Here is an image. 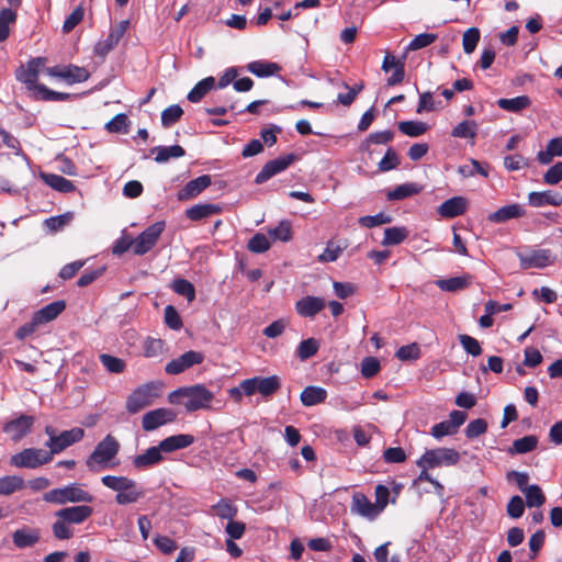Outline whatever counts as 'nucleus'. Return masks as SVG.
<instances>
[{"mask_svg": "<svg viewBox=\"0 0 562 562\" xmlns=\"http://www.w3.org/2000/svg\"><path fill=\"white\" fill-rule=\"evenodd\" d=\"M101 482L105 487L116 492L115 502L119 505L137 503L145 497V491L131 477L104 475Z\"/></svg>", "mask_w": 562, "mask_h": 562, "instance_id": "obj_1", "label": "nucleus"}, {"mask_svg": "<svg viewBox=\"0 0 562 562\" xmlns=\"http://www.w3.org/2000/svg\"><path fill=\"white\" fill-rule=\"evenodd\" d=\"M120 450V443L111 434L106 435L87 458L86 464L90 471L98 472L116 457Z\"/></svg>", "mask_w": 562, "mask_h": 562, "instance_id": "obj_2", "label": "nucleus"}, {"mask_svg": "<svg viewBox=\"0 0 562 562\" xmlns=\"http://www.w3.org/2000/svg\"><path fill=\"white\" fill-rule=\"evenodd\" d=\"M47 503L64 505L66 503H91L93 496L78 483L53 488L43 495Z\"/></svg>", "mask_w": 562, "mask_h": 562, "instance_id": "obj_3", "label": "nucleus"}, {"mask_svg": "<svg viewBox=\"0 0 562 562\" xmlns=\"http://www.w3.org/2000/svg\"><path fill=\"white\" fill-rule=\"evenodd\" d=\"M460 454L452 448H436L426 450L416 461L418 468H439L456 465Z\"/></svg>", "mask_w": 562, "mask_h": 562, "instance_id": "obj_4", "label": "nucleus"}, {"mask_svg": "<svg viewBox=\"0 0 562 562\" xmlns=\"http://www.w3.org/2000/svg\"><path fill=\"white\" fill-rule=\"evenodd\" d=\"M47 59L45 57H34L21 65L15 70V79L25 85L29 91H32L33 99L37 94V88L42 83L37 82L40 71L45 67Z\"/></svg>", "mask_w": 562, "mask_h": 562, "instance_id": "obj_5", "label": "nucleus"}, {"mask_svg": "<svg viewBox=\"0 0 562 562\" xmlns=\"http://www.w3.org/2000/svg\"><path fill=\"white\" fill-rule=\"evenodd\" d=\"M53 460L48 450L40 448H25L11 456L10 464L15 468L36 469Z\"/></svg>", "mask_w": 562, "mask_h": 562, "instance_id": "obj_6", "label": "nucleus"}, {"mask_svg": "<svg viewBox=\"0 0 562 562\" xmlns=\"http://www.w3.org/2000/svg\"><path fill=\"white\" fill-rule=\"evenodd\" d=\"M159 396V390L154 383H147L134 390L126 400V409L131 414H136L143 408L151 405Z\"/></svg>", "mask_w": 562, "mask_h": 562, "instance_id": "obj_7", "label": "nucleus"}, {"mask_svg": "<svg viewBox=\"0 0 562 562\" xmlns=\"http://www.w3.org/2000/svg\"><path fill=\"white\" fill-rule=\"evenodd\" d=\"M165 227L166 223L164 221L149 225L134 239L133 252L137 256H143L150 251L156 246L159 237L165 231Z\"/></svg>", "mask_w": 562, "mask_h": 562, "instance_id": "obj_8", "label": "nucleus"}, {"mask_svg": "<svg viewBox=\"0 0 562 562\" xmlns=\"http://www.w3.org/2000/svg\"><path fill=\"white\" fill-rule=\"evenodd\" d=\"M184 392L187 398L184 407L187 412H196L199 409L209 408L214 398L213 392L203 384L184 386Z\"/></svg>", "mask_w": 562, "mask_h": 562, "instance_id": "obj_9", "label": "nucleus"}, {"mask_svg": "<svg viewBox=\"0 0 562 562\" xmlns=\"http://www.w3.org/2000/svg\"><path fill=\"white\" fill-rule=\"evenodd\" d=\"M45 71L48 76L63 79L68 85L85 82L90 77V74L86 68L76 65H57L47 67Z\"/></svg>", "mask_w": 562, "mask_h": 562, "instance_id": "obj_10", "label": "nucleus"}, {"mask_svg": "<svg viewBox=\"0 0 562 562\" xmlns=\"http://www.w3.org/2000/svg\"><path fill=\"white\" fill-rule=\"evenodd\" d=\"M85 437V430L80 427H74L70 430L61 431L57 437L49 438L45 446L49 448V453L54 458L55 454L60 453L68 447L79 442Z\"/></svg>", "mask_w": 562, "mask_h": 562, "instance_id": "obj_11", "label": "nucleus"}, {"mask_svg": "<svg viewBox=\"0 0 562 562\" xmlns=\"http://www.w3.org/2000/svg\"><path fill=\"white\" fill-rule=\"evenodd\" d=\"M295 154H288L284 156H280L276 159L269 160L265 164L262 169L257 173L255 178V182L257 184L265 183L276 175L288 169L295 160H296Z\"/></svg>", "mask_w": 562, "mask_h": 562, "instance_id": "obj_12", "label": "nucleus"}, {"mask_svg": "<svg viewBox=\"0 0 562 562\" xmlns=\"http://www.w3.org/2000/svg\"><path fill=\"white\" fill-rule=\"evenodd\" d=\"M130 25L128 20H123L116 25L112 26L109 35L105 40L99 41L94 46V54L101 58H104L111 50H113L124 34L126 33Z\"/></svg>", "mask_w": 562, "mask_h": 562, "instance_id": "obj_13", "label": "nucleus"}, {"mask_svg": "<svg viewBox=\"0 0 562 562\" xmlns=\"http://www.w3.org/2000/svg\"><path fill=\"white\" fill-rule=\"evenodd\" d=\"M177 414L170 408H157L144 414L142 427L145 431H153L166 424L175 422Z\"/></svg>", "mask_w": 562, "mask_h": 562, "instance_id": "obj_14", "label": "nucleus"}, {"mask_svg": "<svg viewBox=\"0 0 562 562\" xmlns=\"http://www.w3.org/2000/svg\"><path fill=\"white\" fill-rule=\"evenodd\" d=\"M203 360V353L194 350H189L181 355L180 357L169 361L165 367V371L166 373L172 375L180 374L188 370L189 368L202 363Z\"/></svg>", "mask_w": 562, "mask_h": 562, "instance_id": "obj_15", "label": "nucleus"}, {"mask_svg": "<svg viewBox=\"0 0 562 562\" xmlns=\"http://www.w3.org/2000/svg\"><path fill=\"white\" fill-rule=\"evenodd\" d=\"M33 425V416L20 415L18 418L7 422L2 430L8 434L13 441H20L32 430Z\"/></svg>", "mask_w": 562, "mask_h": 562, "instance_id": "obj_16", "label": "nucleus"}, {"mask_svg": "<svg viewBox=\"0 0 562 562\" xmlns=\"http://www.w3.org/2000/svg\"><path fill=\"white\" fill-rule=\"evenodd\" d=\"M212 183L211 176L203 175L195 179L190 180L187 184L178 191V200L179 201H188L195 196H198L201 192H203L206 188H209Z\"/></svg>", "mask_w": 562, "mask_h": 562, "instance_id": "obj_17", "label": "nucleus"}, {"mask_svg": "<svg viewBox=\"0 0 562 562\" xmlns=\"http://www.w3.org/2000/svg\"><path fill=\"white\" fill-rule=\"evenodd\" d=\"M93 514V508L88 505H78L71 507H64L55 513V516H63L70 525H80L90 518Z\"/></svg>", "mask_w": 562, "mask_h": 562, "instance_id": "obj_18", "label": "nucleus"}, {"mask_svg": "<svg viewBox=\"0 0 562 562\" xmlns=\"http://www.w3.org/2000/svg\"><path fill=\"white\" fill-rule=\"evenodd\" d=\"M41 540L38 528L23 527L12 533L13 544L19 549L31 548Z\"/></svg>", "mask_w": 562, "mask_h": 562, "instance_id": "obj_19", "label": "nucleus"}, {"mask_svg": "<svg viewBox=\"0 0 562 562\" xmlns=\"http://www.w3.org/2000/svg\"><path fill=\"white\" fill-rule=\"evenodd\" d=\"M325 307V300L307 295L295 303V311L302 317H314Z\"/></svg>", "mask_w": 562, "mask_h": 562, "instance_id": "obj_20", "label": "nucleus"}, {"mask_svg": "<svg viewBox=\"0 0 562 562\" xmlns=\"http://www.w3.org/2000/svg\"><path fill=\"white\" fill-rule=\"evenodd\" d=\"M164 460L162 452L159 446L148 448L144 453L137 454L133 458L132 463L137 470L149 469Z\"/></svg>", "mask_w": 562, "mask_h": 562, "instance_id": "obj_21", "label": "nucleus"}, {"mask_svg": "<svg viewBox=\"0 0 562 562\" xmlns=\"http://www.w3.org/2000/svg\"><path fill=\"white\" fill-rule=\"evenodd\" d=\"M525 209L517 203L502 206L497 211L490 213L487 220L492 223H504L513 218H519L525 216Z\"/></svg>", "mask_w": 562, "mask_h": 562, "instance_id": "obj_22", "label": "nucleus"}, {"mask_svg": "<svg viewBox=\"0 0 562 562\" xmlns=\"http://www.w3.org/2000/svg\"><path fill=\"white\" fill-rule=\"evenodd\" d=\"M467 200L463 196H453L446 200L438 207V214L445 218H453L467 211Z\"/></svg>", "mask_w": 562, "mask_h": 562, "instance_id": "obj_23", "label": "nucleus"}, {"mask_svg": "<svg viewBox=\"0 0 562 562\" xmlns=\"http://www.w3.org/2000/svg\"><path fill=\"white\" fill-rule=\"evenodd\" d=\"M528 203L533 207H542L546 205L559 206L562 204V195L551 190L533 191L528 194Z\"/></svg>", "mask_w": 562, "mask_h": 562, "instance_id": "obj_24", "label": "nucleus"}, {"mask_svg": "<svg viewBox=\"0 0 562 562\" xmlns=\"http://www.w3.org/2000/svg\"><path fill=\"white\" fill-rule=\"evenodd\" d=\"M65 308L66 302L64 300H58L45 305L35 312L33 317L35 318V322H37L40 325H43L57 318L65 311Z\"/></svg>", "mask_w": 562, "mask_h": 562, "instance_id": "obj_25", "label": "nucleus"}, {"mask_svg": "<svg viewBox=\"0 0 562 562\" xmlns=\"http://www.w3.org/2000/svg\"><path fill=\"white\" fill-rule=\"evenodd\" d=\"M194 442V437L189 434H179L165 438L158 446L161 452L170 453L176 450L184 449Z\"/></svg>", "mask_w": 562, "mask_h": 562, "instance_id": "obj_26", "label": "nucleus"}, {"mask_svg": "<svg viewBox=\"0 0 562 562\" xmlns=\"http://www.w3.org/2000/svg\"><path fill=\"white\" fill-rule=\"evenodd\" d=\"M351 512L370 519L379 515L376 506L362 493L353 494Z\"/></svg>", "mask_w": 562, "mask_h": 562, "instance_id": "obj_27", "label": "nucleus"}, {"mask_svg": "<svg viewBox=\"0 0 562 562\" xmlns=\"http://www.w3.org/2000/svg\"><path fill=\"white\" fill-rule=\"evenodd\" d=\"M551 262L550 249L533 250L531 254L520 257V265L525 269L531 267L541 269L548 267Z\"/></svg>", "mask_w": 562, "mask_h": 562, "instance_id": "obj_28", "label": "nucleus"}, {"mask_svg": "<svg viewBox=\"0 0 562 562\" xmlns=\"http://www.w3.org/2000/svg\"><path fill=\"white\" fill-rule=\"evenodd\" d=\"M223 209L220 204L202 203L195 204L186 210V216L194 222L207 218L212 215L222 213Z\"/></svg>", "mask_w": 562, "mask_h": 562, "instance_id": "obj_29", "label": "nucleus"}, {"mask_svg": "<svg viewBox=\"0 0 562 562\" xmlns=\"http://www.w3.org/2000/svg\"><path fill=\"white\" fill-rule=\"evenodd\" d=\"M472 280L473 276L467 273L463 276L438 280L436 284L442 291L456 292L467 289L472 283Z\"/></svg>", "mask_w": 562, "mask_h": 562, "instance_id": "obj_30", "label": "nucleus"}, {"mask_svg": "<svg viewBox=\"0 0 562 562\" xmlns=\"http://www.w3.org/2000/svg\"><path fill=\"white\" fill-rule=\"evenodd\" d=\"M554 157H562V137L550 139L546 149L537 154V159L541 165H549Z\"/></svg>", "mask_w": 562, "mask_h": 562, "instance_id": "obj_31", "label": "nucleus"}, {"mask_svg": "<svg viewBox=\"0 0 562 562\" xmlns=\"http://www.w3.org/2000/svg\"><path fill=\"white\" fill-rule=\"evenodd\" d=\"M477 130L479 124L474 120H464L451 130V136L454 138L471 139V144L473 145Z\"/></svg>", "mask_w": 562, "mask_h": 562, "instance_id": "obj_32", "label": "nucleus"}, {"mask_svg": "<svg viewBox=\"0 0 562 562\" xmlns=\"http://www.w3.org/2000/svg\"><path fill=\"white\" fill-rule=\"evenodd\" d=\"M301 402L304 406L310 407L324 403L327 398V392L319 386H306L300 395Z\"/></svg>", "mask_w": 562, "mask_h": 562, "instance_id": "obj_33", "label": "nucleus"}, {"mask_svg": "<svg viewBox=\"0 0 562 562\" xmlns=\"http://www.w3.org/2000/svg\"><path fill=\"white\" fill-rule=\"evenodd\" d=\"M247 69L255 76L263 78L278 74L281 67L277 63L255 60L247 65Z\"/></svg>", "mask_w": 562, "mask_h": 562, "instance_id": "obj_34", "label": "nucleus"}, {"mask_svg": "<svg viewBox=\"0 0 562 562\" xmlns=\"http://www.w3.org/2000/svg\"><path fill=\"white\" fill-rule=\"evenodd\" d=\"M42 179L48 187H50L52 189H54L58 192L69 193V192L75 191V189H76L72 181H70L59 175L42 173Z\"/></svg>", "mask_w": 562, "mask_h": 562, "instance_id": "obj_35", "label": "nucleus"}, {"mask_svg": "<svg viewBox=\"0 0 562 562\" xmlns=\"http://www.w3.org/2000/svg\"><path fill=\"white\" fill-rule=\"evenodd\" d=\"M538 446V437L535 435H528L522 438L513 441V445L508 448V453L525 454L533 451Z\"/></svg>", "mask_w": 562, "mask_h": 562, "instance_id": "obj_36", "label": "nucleus"}, {"mask_svg": "<svg viewBox=\"0 0 562 562\" xmlns=\"http://www.w3.org/2000/svg\"><path fill=\"white\" fill-rule=\"evenodd\" d=\"M497 105L502 110L512 113H518L525 109H527L531 104V100L528 95H518L516 98L506 99L502 98L497 100Z\"/></svg>", "mask_w": 562, "mask_h": 562, "instance_id": "obj_37", "label": "nucleus"}, {"mask_svg": "<svg viewBox=\"0 0 562 562\" xmlns=\"http://www.w3.org/2000/svg\"><path fill=\"white\" fill-rule=\"evenodd\" d=\"M422 191V187L417 183L408 182L395 187L393 190L386 193L389 201H400L406 198L418 194Z\"/></svg>", "mask_w": 562, "mask_h": 562, "instance_id": "obj_38", "label": "nucleus"}, {"mask_svg": "<svg viewBox=\"0 0 562 562\" xmlns=\"http://www.w3.org/2000/svg\"><path fill=\"white\" fill-rule=\"evenodd\" d=\"M216 85L214 77L200 80L188 93V100L192 103L200 102Z\"/></svg>", "mask_w": 562, "mask_h": 562, "instance_id": "obj_39", "label": "nucleus"}, {"mask_svg": "<svg viewBox=\"0 0 562 562\" xmlns=\"http://www.w3.org/2000/svg\"><path fill=\"white\" fill-rule=\"evenodd\" d=\"M257 390L260 395L263 397H271L276 394L281 387V381L278 375L270 376H257Z\"/></svg>", "mask_w": 562, "mask_h": 562, "instance_id": "obj_40", "label": "nucleus"}, {"mask_svg": "<svg viewBox=\"0 0 562 562\" xmlns=\"http://www.w3.org/2000/svg\"><path fill=\"white\" fill-rule=\"evenodd\" d=\"M151 151H156L155 160L159 164L168 161L170 158H180L186 155V150L180 145L172 146H157L151 149Z\"/></svg>", "mask_w": 562, "mask_h": 562, "instance_id": "obj_41", "label": "nucleus"}, {"mask_svg": "<svg viewBox=\"0 0 562 562\" xmlns=\"http://www.w3.org/2000/svg\"><path fill=\"white\" fill-rule=\"evenodd\" d=\"M25 482L19 475H5L0 477V495H11L24 488Z\"/></svg>", "mask_w": 562, "mask_h": 562, "instance_id": "obj_42", "label": "nucleus"}, {"mask_svg": "<svg viewBox=\"0 0 562 562\" xmlns=\"http://www.w3.org/2000/svg\"><path fill=\"white\" fill-rule=\"evenodd\" d=\"M408 236V229L406 227L393 226L384 229V237L382 245L395 246L403 243Z\"/></svg>", "mask_w": 562, "mask_h": 562, "instance_id": "obj_43", "label": "nucleus"}, {"mask_svg": "<svg viewBox=\"0 0 562 562\" xmlns=\"http://www.w3.org/2000/svg\"><path fill=\"white\" fill-rule=\"evenodd\" d=\"M397 127L401 133L409 137H418L428 130V125L423 121H402Z\"/></svg>", "mask_w": 562, "mask_h": 562, "instance_id": "obj_44", "label": "nucleus"}, {"mask_svg": "<svg viewBox=\"0 0 562 562\" xmlns=\"http://www.w3.org/2000/svg\"><path fill=\"white\" fill-rule=\"evenodd\" d=\"M55 521L52 525V532L58 540H68L74 537V529L71 525L65 520L63 516H55Z\"/></svg>", "mask_w": 562, "mask_h": 562, "instance_id": "obj_45", "label": "nucleus"}, {"mask_svg": "<svg viewBox=\"0 0 562 562\" xmlns=\"http://www.w3.org/2000/svg\"><path fill=\"white\" fill-rule=\"evenodd\" d=\"M319 349V342L315 338H307L302 340L296 349V356L300 360L304 361L317 353Z\"/></svg>", "mask_w": 562, "mask_h": 562, "instance_id": "obj_46", "label": "nucleus"}, {"mask_svg": "<svg viewBox=\"0 0 562 562\" xmlns=\"http://www.w3.org/2000/svg\"><path fill=\"white\" fill-rule=\"evenodd\" d=\"M274 240L290 241L292 239V224L288 220L281 221L274 228L268 231Z\"/></svg>", "mask_w": 562, "mask_h": 562, "instance_id": "obj_47", "label": "nucleus"}, {"mask_svg": "<svg viewBox=\"0 0 562 562\" xmlns=\"http://www.w3.org/2000/svg\"><path fill=\"white\" fill-rule=\"evenodd\" d=\"M528 507H540L546 502V496L539 485H529L524 492Z\"/></svg>", "mask_w": 562, "mask_h": 562, "instance_id": "obj_48", "label": "nucleus"}, {"mask_svg": "<svg viewBox=\"0 0 562 562\" xmlns=\"http://www.w3.org/2000/svg\"><path fill=\"white\" fill-rule=\"evenodd\" d=\"M69 99V93L50 90L45 85L37 88V94L34 98L36 101H67Z\"/></svg>", "mask_w": 562, "mask_h": 562, "instance_id": "obj_49", "label": "nucleus"}, {"mask_svg": "<svg viewBox=\"0 0 562 562\" xmlns=\"http://www.w3.org/2000/svg\"><path fill=\"white\" fill-rule=\"evenodd\" d=\"M171 288L177 294L184 296L189 302L195 300V289L190 281L178 278L173 280Z\"/></svg>", "mask_w": 562, "mask_h": 562, "instance_id": "obj_50", "label": "nucleus"}, {"mask_svg": "<svg viewBox=\"0 0 562 562\" xmlns=\"http://www.w3.org/2000/svg\"><path fill=\"white\" fill-rule=\"evenodd\" d=\"M480 41V30L477 27L468 29L462 36V46L465 54H472Z\"/></svg>", "mask_w": 562, "mask_h": 562, "instance_id": "obj_51", "label": "nucleus"}, {"mask_svg": "<svg viewBox=\"0 0 562 562\" xmlns=\"http://www.w3.org/2000/svg\"><path fill=\"white\" fill-rule=\"evenodd\" d=\"M16 19V13L11 9H2L0 11V42L5 41L10 35L9 24Z\"/></svg>", "mask_w": 562, "mask_h": 562, "instance_id": "obj_52", "label": "nucleus"}, {"mask_svg": "<svg viewBox=\"0 0 562 562\" xmlns=\"http://www.w3.org/2000/svg\"><path fill=\"white\" fill-rule=\"evenodd\" d=\"M270 241L265 234L256 233L248 241L247 248L255 254H262L270 249Z\"/></svg>", "mask_w": 562, "mask_h": 562, "instance_id": "obj_53", "label": "nucleus"}, {"mask_svg": "<svg viewBox=\"0 0 562 562\" xmlns=\"http://www.w3.org/2000/svg\"><path fill=\"white\" fill-rule=\"evenodd\" d=\"M216 512V516L221 519L233 520L237 515V507L228 499H221L216 505L213 506Z\"/></svg>", "mask_w": 562, "mask_h": 562, "instance_id": "obj_54", "label": "nucleus"}, {"mask_svg": "<svg viewBox=\"0 0 562 562\" xmlns=\"http://www.w3.org/2000/svg\"><path fill=\"white\" fill-rule=\"evenodd\" d=\"M183 114V110L178 104H172L161 112V124L164 127H170L177 123Z\"/></svg>", "mask_w": 562, "mask_h": 562, "instance_id": "obj_55", "label": "nucleus"}, {"mask_svg": "<svg viewBox=\"0 0 562 562\" xmlns=\"http://www.w3.org/2000/svg\"><path fill=\"white\" fill-rule=\"evenodd\" d=\"M394 138V132L386 130L382 132L371 133L368 138L362 143V150H369L370 144H387Z\"/></svg>", "mask_w": 562, "mask_h": 562, "instance_id": "obj_56", "label": "nucleus"}, {"mask_svg": "<svg viewBox=\"0 0 562 562\" xmlns=\"http://www.w3.org/2000/svg\"><path fill=\"white\" fill-rule=\"evenodd\" d=\"M99 360L111 373H122L125 370V362L121 358L102 353L99 356Z\"/></svg>", "mask_w": 562, "mask_h": 562, "instance_id": "obj_57", "label": "nucleus"}, {"mask_svg": "<svg viewBox=\"0 0 562 562\" xmlns=\"http://www.w3.org/2000/svg\"><path fill=\"white\" fill-rule=\"evenodd\" d=\"M344 87L348 89V92L338 93L337 101L345 106H350L356 100L357 95L363 90L364 85L363 82H360L350 88L347 83L344 82Z\"/></svg>", "mask_w": 562, "mask_h": 562, "instance_id": "obj_58", "label": "nucleus"}, {"mask_svg": "<svg viewBox=\"0 0 562 562\" xmlns=\"http://www.w3.org/2000/svg\"><path fill=\"white\" fill-rule=\"evenodd\" d=\"M346 246H340L333 240H329L324 251L318 256L321 262L336 261Z\"/></svg>", "mask_w": 562, "mask_h": 562, "instance_id": "obj_59", "label": "nucleus"}, {"mask_svg": "<svg viewBox=\"0 0 562 562\" xmlns=\"http://www.w3.org/2000/svg\"><path fill=\"white\" fill-rule=\"evenodd\" d=\"M164 346V340L147 337L143 344L144 356L147 358L158 357L162 353Z\"/></svg>", "mask_w": 562, "mask_h": 562, "instance_id": "obj_60", "label": "nucleus"}, {"mask_svg": "<svg viewBox=\"0 0 562 562\" xmlns=\"http://www.w3.org/2000/svg\"><path fill=\"white\" fill-rule=\"evenodd\" d=\"M438 38V35L435 33H422L416 35L407 46V50H418L424 47L429 46Z\"/></svg>", "mask_w": 562, "mask_h": 562, "instance_id": "obj_61", "label": "nucleus"}, {"mask_svg": "<svg viewBox=\"0 0 562 562\" xmlns=\"http://www.w3.org/2000/svg\"><path fill=\"white\" fill-rule=\"evenodd\" d=\"M401 161L397 153L392 148H387L384 157L379 162V170L382 172H386L393 169H396L400 166Z\"/></svg>", "mask_w": 562, "mask_h": 562, "instance_id": "obj_62", "label": "nucleus"}, {"mask_svg": "<svg viewBox=\"0 0 562 562\" xmlns=\"http://www.w3.org/2000/svg\"><path fill=\"white\" fill-rule=\"evenodd\" d=\"M504 167L508 171H518L529 167V160L520 154L509 155L504 158Z\"/></svg>", "mask_w": 562, "mask_h": 562, "instance_id": "obj_63", "label": "nucleus"}, {"mask_svg": "<svg viewBox=\"0 0 562 562\" xmlns=\"http://www.w3.org/2000/svg\"><path fill=\"white\" fill-rule=\"evenodd\" d=\"M543 181L550 186L558 184L562 181V161H558L544 172Z\"/></svg>", "mask_w": 562, "mask_h": 562, "instance_id": "obj_64", "label": "nucleus"}]
</instances>
